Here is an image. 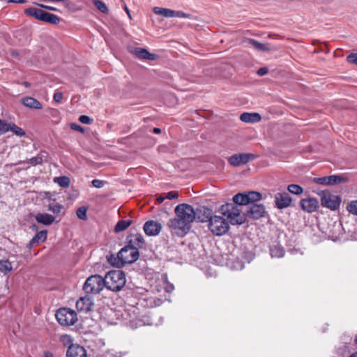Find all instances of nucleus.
Returning <instances> with one entry per match:
<instances>
[{
    "mask_svg": "<svg viewBox=\"0 0 357 357\" xmlns=\"http://www.w3.org/2000/svg\"><path fill=\"white\" fill-rule=\"evenodd\" d=\"M176 217L167 222V227L172 233L178 236L187 234L191 228V224L196 220L194 208L188 204H180L174 208Z\"/></svg>",
    "mask_w": 357,
    "mask_h": 357,
    "instance_id": "1",
    "label": "nucleus"
},
{
    "mask_svg": "<svg viewBox=\"0 0 357 357\" xmlns=\"http://www.w3.org/2000/svg\"><path fill=\"white\" fill-rule=\"evenodd\" d=\"M105 287L113 291H120L126 284V275L122 271H109L104 278Z\"/></svg>",
    "mask_w": 357,
    "mask_h": 357,
    "instance_id": "2",
    "label": "nucleus"
},
{
    "mask_svg": "<svg viewBox=\"0 0 357 357\" xmlns=\"http://www.w3.org/2000/svg\"><path fill=\"white\" fill-rule=\"evenodd\" d=\"M24 13L27 16L51 24H58L61 21L57 15L37 8H27Z\"/></svg>",
    "mask_w": 357,
    "mask_h": 357,
    "instance_id": "3",
    "label": "nucleus"
},
{
    "mask_svg": "<svg viewBox=\"0 0 357 357\" xmlns=\"http://www.w3.org/2000/svg\"><path fill=\"white\" fill-rule=\"evenodd\" d=\"M222 214L227 217L231 224L241 225L245 222V216L242 214L238 207L234 204H227L220 208Z\"/></svg>",
    "mask_w": 357,
    "mask_h": 357,
    "instance_id": "4",
    "label": "nucleus"
},
{
    "mask_svg": "<svg viewBox=\"0 0 357 357\" xmlns=\"http://www.w3.org/2000/svg\"><path fill=\"white\" fill-rule=\"evenodd\" d=\"M320 197L321 205L331 211H336L339 208L342 199L338 195L331 193L328 190H320L317 192Z\"/></svg>",
    "mask_w": 357,
    "mask_h": 357,
    "instance_id": "5",
    "label": "nucleus"
},
{
    "mask_svg": "<svg viewBox=\"0 0 357 357\" xmlns=\"http://www.w3.org/2000/svg\"><path fill=\"white\" fill-rule=\"evenodd\" d=\"M105 287L104 278L99 275L89 277L83 285V290L87 294H99Z\"/></svg>",
    "mask_w": 357,
    "mask_h": 357,
    "instance_id": "6",
    "label": "nucleus"
},
{
    "mask_svg": "<svg viewBox=\"0 0 357 357\" xmlns=\"http://www.w3.org/2000/svg\"><path fill=\"white\" fill-rule=\"evenodd\" d=\"M139 257V252L137 247L134 245H126L118 253L119 264L124 265L135 262Z\"/></svg>",
    "mask_w": 357,
    "mask_h": 357,
    "instance_id": "7",
    "label": "nucleus"
},
{
    "mask_svg": "<svg viewBox=\"0 0 357 357\" xmlns=\"http://www.w3.org/2000/svg\"><path fill=\"white\" fill-rule=\"evenodd\" d=\"M208 228L216 236H222L229 230L227 220L222 216L213 215L209 219Z\"/></svg>",
    "mask_w": 357,
    "mask_h": 357,
    "instance_id": "8",
    "label": "nucleus"
},
{
    "mask_svg": "<svg viewBox=\"0 0 357 357\" xmlns=\"http://www.w3.org/2000/svg\"><path fill=\"white\" fill-rule=\"evenodd\" d=\"M56 318L58 322L62 326H72L77 320L75 311L69 308H61L57 310Z\"/></svg>",
    "mask_w": 357,
    "mask_h": 357,
    "instance_id": "9",
    "label": "nucleus"
},
{
    "mask_svg": "<svg viewBox=\"0 0 357 357\" xmlns=\"http://www.w3.org/2000/svg\"><path fill=\"white\" fill-rule=\"evenodd\" d=\"M255 158V155L252 153H238L231 155L228 159V162L234 167H238L247 164Z\"/></svg>",
    "mask_w": 357,
    "mask_h": 357,
    "instance_id": "10",
    "label": "nucleus"
},
{
    "mask_svg": "<svg viewBox=\"0 0 357 357\" xmlns=\"http://www.w3.org/2000/svg\"><path fill=\"white\" fill-rule=\"evenodd\" d=\"M266 208L263 204H252L246 212V216L253 220H258L264 216Z\"/></svg>",
    "mask_w": 357,
    "mask_h": 357,
    "instance_id": "11",
    "label": "nucleus"
},
{
    "mask_svg": "<svg viewBox=\"0 0 357 357\" xmlns=\"http://www.w3.org/2000/svg\"><path fill=\"white\" fill-rule=\"evenodd\" d=\"M347 181L346 178H344L339 175H331L328 176L314 178L313 181L319 185H329L341 183Z\"/></svg>",
    "mask_w": 357,
    "mask_h": 357,
    "instance_id": "12",
    "label": "nucleus"
},
{
    "mask_svg": "<svg viewBox=\"0 0 357 357\" xmlns=\"http://www.w3.org/2000/svg\"><path fill=\"white\" fill-rule=\"evenodd\" d=\"M299 206L303 211L312 213L318 209L319 202L316 198H305L300 200Z\"/></svg>",
    "mask_w": 357,
    "mask_h": 357,
    "instance_id": "13",
    "label": "nucleus"
},
{
    "mask_svg": "<svg viewBox=\"0 0 357 357\" xmlns=\"http://www.w3.org/2000/svg\"><path fill=\"white\" fill-rule=\"evenodd\" d=\"M291 198L287 192H279L275 195V203L278 209H283L289 207L291 203Z\"/></svg>",
    "mask_w": 357,
    "mask_h": 357,
    "instance_id": "14",
    "label": "nucleus"
},
{
    "mask_svg": "<svg viewBox=\"0 0 357 357\" xmlns=\"http://www.w3.org/2000/svg\"><path fill=\"white\" fill-rule=\"evenodd\" d=\"M143 229L147 236H154L159 234L162 229V225L154 220H149L145 222Z\"/></svg>",
    "mask_w": 357,
    "mask_h": 357,
    "instance_id": "15",
    "label": "nucleus"
},
{
    "mask_svg": "<svg viewBox=\"0 0 357 357\" xmlns=\"http://www.w3.org/2000/svg\"><path fill=\"white\" fill-rule=\"evenodd\" d=\"M93 303L89 296L79 298L76 302V307L79 312H88L91 310Z\"/></svg>",
    "mask_w": 357,
    "mask_h": 357,
    "instance_id": "16",
    "label": "nucleus"
},
{
    "mask_svg": "<svg viewBox=\"0 0 357 357\" xmlns=\"http://www.w3.org/2000/svg\"><path fill=\"white\" fill-rule=\"evenodd\" d=\"M67 357H86V351L84 347L79 344H71L68 347L66 353Z\"/></svg>",
    "mask_w": 357,
    "mask_h": 357,
    "instance_id": "17",
    "label": "nucleus"
},
{
    "mask_svg": "<svg viewBox=\"0 0 357 357\" xmlns=\"http://www.w3.org/2000/svg\"><path fill=\"white\" fill-rule=\"evenodd\" d=\"M196 220L201 222H208L211 216V211L206 207H200L195 211Z\"/></svg>",
    "mask_w": 357,
    "mask_h": 357,
    "instance_id": "18",
    "label": "nucleus"
},
{
    "mask_svg": "<svg viewBox=\"0 0 357 357\" xmlns=\"http://www.w3.org/2000/svg\"><path fill=\"white\" fill-rule=\"evenodd\" d=\"M21 102L23 105L30 109H40L43 108L41 103L32 97H24L22 99Z\"/></svg>",
    "mask_w": 357,
    "mask_h": 357,
    "instance_id": "19",
    "label": "nucleus"
},
{
    "mask_svg": "<svg viewBox=\"0 0 357 357\" xmlns=\"http://www.w3.org/2000/svg\"><path fill=\"white\" fill-rule=\"evenodd\" d=\"M35 219L38 223L45 226L52 225L55 220L53 215L47 213H37L35 215Z\"/></svg>",
    "mask_w": 357,
    "mask_h": 357,
    "instance_id": "20",
    "label": "nucleus"
},
{
    "mask_svg": "<svg viewBox=\"0 0 357 357\" xmlns=\"http://www.w3.org/2000/svg\"><path fill=\"white\" fill-rule=\"evenodd\" d=\"M133 53L137 57L142 59L153 61L156 58L155 54L149 53L146 49L144 48H135L133 51Z\"/></svg>",
    "mask_w": 357,
    "mask_h": 357,
    "instance_id": "21",
    "label": "nucleus"
},
{
    "mask_svg": "<svg viewBox=\"0 0 357 357\" xmlns=\"http://www.w3.org/2000/svg\"><path fill=\"white\" fill-rule=\"evenodd\" d=\"M240 119L245 123H257L261 121V117L258 113L244 112L241 114Z\"/></svg>",
    "mask_w": 357,
    "mask_h": 357,
    "instance_id": "22",
    "label": "nucleus"
},
{
    "mask_svg": "<svg viewBox=\"0 0 357 357\" xmlns=\"http://www.w3.org/2000/svg\"><path fill=\"white\" fill-rule=\"evenodd\" d=\"M47 238V231H40L35 234V236L31 239L29 243L28 247L29 248L33 247L35 245H38L40 243L44 242Z\"/></svg>",
    "mask_w": 357,
    "mask_h": 357,
    "instance_id": "23",
    "label": "nucleus"
},
{
    "mask_svg": "<svg viewBox=\"0 0 357 357\" xmlns=\"http://www.w3.org/2000/svg\"><path fill=\"white\" fill-rule=\"evenodd\" d=\"M248 43L258 51L268 52L271 50L268 44L261 43L252 38L248 39Z\"/></svg>",
    "mask_w": 357,
    "mask_h": 357,
    "instance_id": "24",
    "label": "nucleus"
},
{
    "mask_svg": "<svg viewBox=\"0 0 357 357\" xmlns=\"http://www.w3.org/2000/svg\"><path fill=\"white\" fill-rule=\"evenodd\" d=\"M144 244V239L141 234H137L135 235H132L131 238L128 241V245H134L135 247H137V250H139V248H142Z\"/></svg>",
    "mask_w": 357,
    "mask_h": 357,
    "instance_id": "25",
    "label": "nucleus"
},
{
    "mask_svg": "<svg viewBox=\"0 0 357 357\" xmlns=\"http://www.w3.org/2000/svg\"><path fill=\"white\" fill-rule=\"evenodd\" d=\"M284 248L279 245H274L270 247V254L272 257L280 258L284 256Z\"/></svg>",
    "mask_w": 357,
    "mask_h": 357,
    "instance_id": "26",
    "label": "nucleus"
},
{
    "mask_svg": "<svg viewBox=\"0 0 357 357\" xmlns=\"http://www.w3.org/2000/svg\"><path fill=\"white\" fill-rule=\"evenodd\" d=\"M153 10L157 15L165 17H174V10H173L165 8L154 7Z\"/></svg>",
    "mask_w": 357,
    "mask_h": 357,
    "instance_id": "27",
    "label": "nucleus"
},
{
    "mask_svg": "<svg viewBox=\"0 0 357 357\" xmlns=\"http://www.w3.org/2000/svg\"><path fill=\"white\" fill-rule=\"evenodd\" d=\"M233 202L235 205H248V196L247 192L245 193H238L233 197Z\"/></svg>",
    "mask_w": 357,
    "mask_h": 357,
    "instance_id": "28",
    "label": "nucleus"
},
{
    "mask_svg": "<svg viewBox=\"0 0 357 357\" xmlns=\"http://www.w3.org/2000/svg\"><path fill=\"white\" fill-rule=\"evenodd\" d=\"M46 156H47L46 152H41L38 155L30 158L27 161V163L29 165H40L43 162Z\"/></svg>",
    "mask_w": 357,
    "mask_h": 357,
    "instance_id": "29",
    "label": "nucleus"
},
{
    "mask_svg": "<svg viewBox=\"0 0 357 357\" xmlns=\"http://www.w3.org/2000/svg\"><path fill=\"white\" fill-rule=\"evenodd\" d=\"M131 224H132V220H119L115 226L114 231L116 233L123 231L126 230L128 227H130Z\"/></svg>",
    "mask_w": 357,
    "mask_h": 357,
    "instance_id": "30",
    "label": "nucleus"
},
{
    "mask_svg": "<svg viewBox=\"0 0 357 357\" xmlns=\"http://www.w3.org/2000/svg\"><path fill=\"white\" fill-rule=\"evenodd\" d=\"M54 182L57 183L60 187L68 188L70 185V178L66 176L55 177Z\"/></svg>",
    "mask_w": 357,
    "mask_h": 357,
    "instance_id": "31",
    "label": "nucleus"
},
{
    "mask_svg": "<svg viewBox=\"0 0 357 357\" xmlns=\"http://www.w3.org/2000/svg\"><path fill=\"white\" fill-rule=\"evenodd\" d=\"M248 204L257 202L262 198V195L260 192L256 191H250L247 192Z\"/></svg>",
    "mask_w": 357,
    "mask_h": 357,
    "instance_id": "32",
    "label": "nucleus"
},
{
    "mask_svg": "<svg viewBox=\"0 0 357 357\" xmlns=\"http://www.w3.org/2000/svg\"><path fill=\"white\" fill-rule=\"evenodd\" d=\"M12 270L11 263L8 260H0V271L7 274Z\"/></svg>",
    "mask_w": 357,
    "mask_h": 357,
    "instance_id": "33",
    "label": "nucleus"
},
{
    "mask_svg": "<svg viewBox=\"0 0 357 357\" xmlns=\"http://www.w3.org/2000/svg\"><path fill=\"white\" fill-rule=\"evenodd\" d=\"M8 128L9 130L12 131L17 136L23 137L26 135L23 129L16 126L15 123L9 124Z\"/></svg>",
    "mask_w": 357,
    "mask_h": 357,
    "instance_id": "34",
    "label": "nucleus"
},
{
    "mask_svg": "<svg viewBox=\"0 0 357 357\" xmlns=\"http://www.w3.org/2000/svg\"><path fill=\"white\" fill-rule=\"evenodd\" d=\"M287 190H289V192L297 195L302 194L303 192V188L296 184L289 185L287 187Z\"/></svg>",
    "mask_w": 357,
    "mask_h": 357,
    "instance_id": "35",
    "label": "nucleus"
},
{
    "mask_svg": "<svg viewBox=\"0 0 357 357\" xmlns=\"http://www.w3.org/2000/svg\"><path fill=\"white\" fill-rule=\"evenodd\" d=\"M93 3L96 7L102 13H108V8L103 1L100 0H94Z\"/></svg>",
    "mask_w": 357,
    "mask_h": 357,
    "instance_id": "36",
    "label": "nucleus"
},
{
    "mask_svg": "<svg viewBox=\"0 0 357 357\" xmlns=\"http://www.w3.org/2000/svg\"><path fill=\"white\" fill-rule=\"evenodd\" d=\"M347 210L350 213L357 215V199L351 201L347 206Z\"/></svg>",
    "mask_w": 357,
    "mask_h": 357,
    "instance_id": "37",
    "label": "nucleus"
},
{
    "mask_svg": "<svg viewBox=\"0 0 357 357\" xmlns=\"http://www.w3.org/2000/svg\"><path fill=\"white\" fill-rule=\"evenodd\" d=\"M59 340L65 346H67L68 344H73V338L70 335L64 334L61 335L59 337Z\"/></svg>",
    "mask_w": 357,
    "mask_h": 357,
    "instance_id": "38",
    "label": "nucleus"
},
{
    "mask_svg": "<svg viewBox=\"0 0 357 357\" xmlns=\"http://www.w3.org/2000/svg\"><path fill=\"white\" fill-rule=\"evenodd\" d=\"M87 208L85 206L79 207L76 212L77 216L81 220H86Z\"/></svg>",
    "mask_w": 357,
    "mask_h": 357,
    "instance_id": "39",
    "label": "nucleus"
},
{
    "mask_svg": "<svg viewBox=\"0 0 357 357\" xmlns=\"http://www.w3.org/2000/svg\"><path fill=\"white\" fill-rule=\"evenodd\" d=\"M62 208V205L59 204H52L48 206V210L56 214L61 213Z\"/></svg>",
    "mask_w": 357,
    "mask_h": 357,
    "instance_id": "40",
    "label": "nucleus"
},
{
    "mask_svg": "<svg viewBox=\"0 0 357 357\" xmlns=\"http://www.w3.org/2000/svg\"><path fill=\"white\" fill-rule=\"evenodd\" d=\"M8 125L5 121L0 119V135L9 130Z\"/></svg>",
    "mask_w": 357,
    "mask_h": 357,
    "instance_id": "41",
    "label": "nucleus"
},
{
    "mask_svg": "<svg viewBox=\"0 0 357 357\" xmlns=\"http://www.w3.org/2000/svg\"><path fill=\"white\" fill-rule=\"evenodd\" d=\"M347 61L349 63L357 65V53H351L347 57Z\"/></svg>",
    "mask_w": 357,
    "mask_h": 357,
    "instance_id": "42",
    "label": "nucleus"
},
{
    "mask_svg": "<svg viewBox=\"0 0 357 357\" xmlns=\"http://www.w3.org/2000/svg\"><path fill=\"white\" fill-rule=\"evenodd\" d=\"M105 181L99 179H93L91 182L92 185L96 188H102L105 185Z\"/></svg>",
    "mask_w": 357,
    "mask_h": 357,
    "instance_id": "43",
    "label": "nucleus"
},
{
    "mask_svg": "<svg viewBox=\"0 0 357 357\" xmlns=\"http://www.w3.org/2000/svg\"><path fill=\"white\" fill-rule=\"evenodd\" d=\"M79 121L84 124H90L92 121V119L86 115H82L79 116Z\"/></svg>",
    "mask_w": 357,
    "mask_h": 357,
    "instance_id": "44",
    "label": "nucleus"
},
{
    "mask_svg": "<svg viewBox=\"0 0 357 357\" xmlns=\"http://www.w3.org/2000/svg\"><path fill=\"white\" fill-rule=\"evenodd\" d=\"M178 193L176 191H170L166 194V198L168 199H178Z\"/></svg>",
    "mask_w": 357,
    "mask_h": 357,
    "instance_id": "45",
    "label": "nucleus"
},
{
    "mask_svg": "<svg viewBox=\"0 0 357 357\" xmlns=\"http://www.w3.org/2000/svg\"><path fill=\"white\" fill-rule=\"evenodd\" d=\"M53 98L56 102H61L63 99V93L61 92H56L54 94Z\"/></svg>",
    "mask_w": 357,
    "mask_h": 357,
    "instance_id": "46",
    "label": "nucleus"
},
{
    "mask_svg": "<svg viewBox=\"0 0 357 357\" xmlns=\"http://www.w3.org/2000/svg\"><path fill=\"white\" fill-rule=\"evenodd\" d=\"M35 4H36L38 6H40V8H45V9L48 10H51V11H57L58 10V9L56 8L53 7V6H46V5H44V4L36 3H35Z\"/></svg>",
    "mask_w": 357,
    "mask_h": 357,
    "instance_id": "47",
    "label": "nucleus"
},
{
    "mask_svg": "<svg viewBox=\"0 0 357 357\" xmlns=\"http://www.w3.org/2000/svg\"><path fill=\"white\" fill-rule=\"evenodd\" d=\"M268 72V69L266 68V67H263V68H260L257 73L258 75L259 76H264L265 75H266Z\"/></svg>",
    "mask_w": 357,
    "mask_h": 357,
    "instance_id": "48",
    "label": "nucleus"
},
{
    "mask_svg": "<svg viewBox=\"0 0 357 357\" xmlns=\"http://www.w3.org/2000/svg\"><path fill=\"white\" fill-rule=\"evenodd\" d=\"M70 128L73 129V130H77V131H79L81 132H84V128L76 124V123H71L70 124Z\"/></svg>",
    "mask_w": 357,
    "mask_h": 357,
    "instance_id": "49",
    "label": "nucleus"
},
{
    "mask_svg": "<svg viewBox=\"0 0 357 357\" xmlns=\"http://www.w3.org/2000/svg\"><path fill=\"white\" fill-rule=\"evenodd\" d=\"M188 17V15L181 11H175L174 13V17Z\"/></svg>",
    "mask_w": 357,
    "mask_h": 357,
    "instance_id": "50",
    "label": "nucleus"
},
{
    "mask_svg": "<svg viewBox=\"0 0 357 357\" xmlns=\"http://www.w3.org/2000/svg\"><path fill=\"white\" fill-rule=\"evenodd\" d=\"M61 1H62L65 7H66L68 9H71L73 6V3L69 0H61Z\"/></svg>",
    "mask_w": 357,
    "mask_h": 357,
    "instance_id": "51",
    "label": "nucleus"
},
{
    "mask_svg": "<svg viewBox=\"0 0 357 357\" xmlns=\"http://www.w3.org/2000/svg\"><path fill=\"white\" fill-rule=\"evenodd\" d=\"M7 3H26L27 2L26 0H5Z\"/></svg>",
    "mask_w": 357,
    "mask_h": 357,
    "instance_id": "52",
    "label": "nucleus"
},
{
    "mask_svg": "<svg viewBox=\"0 0 357 357\" xmlns=\"http://www.w3.org/2000/svg\"><path fill=\"white\" fill-rule=\"evenodd\" d=\"M166 199V197L159 196L157 197V202L160 204L162 203Z\"/></svg>",
    "mask_w": 357,
    "mask_h": 357,
    "instance_id": "53",
    "label": "nucleus"
},
{
    "mask_svg": "<svg viewBox=\"0 0 357 357\" xmlns=\"http://www.w3.org/2000/svg\"><path fill=\"white\" fill-rule=\"evenodd\" d=\"M174 290V286L172 284H169L167 287V291L170 293Z\"/></svg>",
    "mask_w": 357,
    "mask_h": 357,
    "instance_id": "54",
    "label": "nucleus"
},
{
    "mask_svg": "<svg viewBox=\"0 0 357 357\" xmlns=\"http://www.w3.org/2000/svg\"><path fill=\"white\" fill-rule=\"evenodd\" d=\"M153 132L155 134H160L161 132V130L158 128H154L153 129Z\"/></svg>",
    "mask_w": 357,
    "mask_h": 357,
    "instance_id": "55",
    "label": "nucleus"
},
{
    "mask_svg": "<svg viewBox=\"0 0 357 357\" xmlns=\"http://www.w3.org/2000/svg\"><path fill=\"white\" fill-rule=\"evenodd\" d=\"M43 357H54L52 353L47 352L44 354Z\"/></svg>",
    "mask_w": 357,
    "mask_h": 357,
    "instance_id": "56",
    "label": "nucleus"
},
{
    "mask_svg": "<svg viewBox=\"0 0 357 357\" xmlns=\"http://www.w3.org/2000/svg\"><path fill=\"white\" fill-rule=\"evenodd\" d=\"M23 84H24V86L25 87H26V88H27V87H29V86H31L30 83H29V82H24L23 83Z\"/></svg>",
    "mask_w": 357,
    "mask_h": 357,
    "instance_id": "57",
    "label": "nucleus"
},
{
    "mask_svg": "<svg viewBox=\"0 0 357 357\" xmlns=\"http://www.w3.org/2000/svg\"><path fill=\"white\" fill-rule=\"evenodd\" d=\"M350 357H357V351H356V352L353 353V354L350 356Z\"/></svg>",
    "mask_w": 357,
    "mask_h": 357,
    "instance_id": "58",
    "label": "nucleus"
},
{
    "mask_svg": "<svg viewBox=\"0 0 357 357\" xmlns=\"http://www.w3.org/2000/svg\"><path fill=\"white\" fill-rule=\"evenodd\" d=\"M61 0H47V1H50V2H59V1H61Z\"/></svg>",
    "mask_w": 357,
    "mask_h": 357,
    "instance_id": "59",
    "label": "nucleus"
},
{
    "mask_svg": "<svg viewBox=\"0 0 357 357\" xmlns=\"http://www.w3.org/2000/svg\"><path fill=\"white\" fill-rule=\"evenodd\" d=\"M126 10L127 13L128 14V15L130 16V12H129V10H128L127 8H126Z\"/></svg>",
    "mask_w": 357,
    "mask_h": 357,
    "instance_id": "60",
    "label": "nucleus"
},
{
    "mask_svg": "<svg viewBox=\"0 0 357 357\" xmlns=\"http://www.w3.org/2000/svg\"><path fill=\"white\" fill-rule=\"evenodd\" d=\"M112 257L111 256V257H110V258H109V259H108V261H109L110 263H112V260H111V258H112Z\"/></svg>",
    "mask_w": 357,
    "mask_h": 357,
    "instance_id": "61",
    "label": "nucleus"
},
{
    "mask_svg": "<svg viewBox=\"0 0 357 357\" xmlns=\"http://www.w3.org/2000/svg\"><path fill=\"white\" fill-rule=\"evenodd\" d=\"M355 342L357 344V335H356V337L355 338Z\"/></svg>",
    "mask_w": 357,
    "mask_h": 357,
    "instance_id": "62",
    "label": "nucleus"
}]
</instances>
